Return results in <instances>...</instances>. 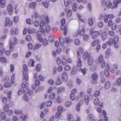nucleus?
Segmentation results:
<instances>
[{
	"label": "nucleus",
	"instance_id": "nucleus-1",
	"mask_svg": "<svg viewBox=\"0 0 121 121\" xmlns=\"http://www.w3.org/2000/svg\"><path fill=\"white\" fill-rule=\"evenodd\" d=\"M28 85V82L26 81L23 82L22 84V86L23 88L22 92L25 95L27 94L29 91Z\"/></svg>",
	"mask_w": 121,
	"mask_h": 121
},
{
	"label": "nucleus",
	"instance_id": "nucleus-2",
	"mask_svg": "<svg viewBox=\"0 0 121 121\" xmlns=\"http://www.w3.org/2000/svg\"><path fill=\"white\" fill-rule=\"evenodd\" d=\"M99 62L101 63V67L104 68L105 66V62L104 60L103 56L102 55H100L99 57Z\"/></svg>",
	"mask_w": 121,
	"mask_h": 121
},
{
	"label": "nucleus",
	"instance_id": "nucleus-3",
	"mask_svg": "<svg viewBox=\"0 0 121 121\" xmlns=\"http://www.w3.org/2000/svg\"><path fill=\"white\" fill-rule=\"evenodd\" d=\"M61 78L62 80L64 82H66L68 79V76L67 73L65 71L63 72L62 74Z\"/></svg>",
	"mask_w": 121,
	"mask_h": 121
},
{
	"label": "nucleus",
	"instance_id": "nucleus-4",
	"mask_svg": "<svg viewBox=\"0 0 121 121\" xmlns=\"http://www.w3.org/2000/svg\"><path fill=\"white\" fill-rule=\"evenodd\" d=\"M112 4V3H110V1L108 0L106 2H104L103 3V6L104 7L107 6L108 9L110 8Z\"/></svg>",
	"mask_w": 121,
	"mask_h": 121
},
{
	"label": "nucleus",
	"instance_id": "nucleus-5",
	"mask_svg": "<svg viewBox=\"0 0 121 121\" xmlns=\"http://www.w3.org/2000/svg\"><path fill=\"white\" fill-rule=\"evenodd\" d=\"M99 34V31H94L91 33V37L92 39H95L98 36Z\"/></svg>",
	"mask_w": 121,
	"mask_h": 121
},
{
	"label": "nucleus",
	"instance_id": "nucleus-6",
	"mask_svg": "<svg viewBox=\"0 0 121 121\" xmlns=\"http://www.w3.org/2000/svg\"><path fill=\"white\" fill-rule=\"evenodd\" d=\"M7 11L10 15H11L13 10V8L12 5L11 4L8 5L7 6Z\"/></svg>",
	"mask_w": 121,
	"mask_h": 121
},
{
	"label": "nucleus",
	"instance_id": "nucleus-7",
	"mask_svg": "<svg viewBox=\"0 0 121 121\" xmlns=\"http://www.w3.org/2000/svg\"><path fill=\"white\" fill-rule=\"evenodd\" d=\"M13 24V21L10 20L9 17H7L5 19V26H6L8 25L11 26Z\"/></svg>",
	"mask_w": 121,
	"mask_h": 121
},
{
	"label": "nucleus",
	"instance_id": "nucleus-8",
	"mask_svg": "<svg viewBox=\"0 0 121 121\" xmlns=\"http://www.w3.org/2000/svg\"><path fill=\"white\" fill-rule=\"evenodd\" d=\"M121 2V0H114L113 1L114 6H112V8L114 9L117 7V4L120 3Z\"/></svg>",
	"mask_w": 121,
	"mask_h": 121
},
{
	"label": "nucleus",
	"instance_id": "nucleus-9",
	"mask_svg": "<svg viewBox=\"0 0 121 121\" xmlns=\"http://www.w3.org/2000/svg\"><path fill=\"white\" fill-rule=\"evenodd\" d=\"M37 38L38 40L40 42H41L42 40V38L41 35L40 34V31L38 30L36 33Z\"/></svg>",
	"mask_w": 121,
	"mask_h": 121
},
{
	"label": "nucleus",
	"instance_id": "nucleus-10",
	"mask_svg": "<svg viewBox=\"0 0 121 121\" xmlns=\"http://www.w3.org/2000/svg\"><path fill=\"white\" fill-rule=\"evenodd\" d=\"M65 39L62 37H60V38L59 39L60 46L61 47H63L65 43Z\"/></svg>",
	"mask_w": 121,
	"mask_h": 121
},
{
	"label": "nucleus",
	"instance_id": "nucleus-11",
	"mask_svg": "<svg viewBox=\"0 0 121 121\" xmlns=\"http://www.w3.org/2000/svg\"><path fill=\"white\" fill-rule=\"evenodd\" d=\"M6 5L5 0H0V7L1 8H4Z\"/></svg>",
	"mask_w": 121,
	"mask_h": 121
},
{
	"label": "nucleus",
	"instance_id": "nucleus-12",
	"mask_svg": "<svg viewBox=\"0 0 121 121\" xmlns=\"http://www.w3.org/2000/svg\"><path fill=\"white\" fill-rule=\"evenodd\" d=\"M108 35L105 32L103 33L101 35L102 38L103 40H105L108 38Z\"/></svg>",
	"mask_w": 121,
	"mask_h": 121
},
{
	"label": "nucleus",
	"instance_id": "nucleus-13",
	"mask_svg": "<svg viewBox=\"0 0 121 121\" xmlns=\"http://www.w3.org/2000/svg\"><path fill=\"white\" fill-rule=\"evenodd\" d=\"M65 88L63 86H60L57 89V92L58 94H59L62 92L64 91Z\"/></svg>",
	"mask_w": 121,
	"mask_h": 121
},
{
	"label": "nucleus",
	"instance_id": "nucleus-14",
	"mask_svg": "<svg viewBox=\"0 0 121 121\" xmlns=\"http://www.w3.org/2000/svg\"><path fill=\"white\" fill-rule=\"evenodd\" d=\"M94 62L93 58L91 56H89L88 59V63L90 65H91Z\"/></svg>",
	"mask_w": 121,
	"mask_h": 121
},
{
	"label": "nucleus",
	"instance_id": "nucleus-15",
	"mask_svg": "<svg viewBox=\"0 0 121 121\" xmlns=\"http://www.w3.org/2000/svg\"><path fill=\"white\" fill-rule=\"evenodd\" d=\"M114 43L113 40L111 38H110L109 39L108 41L106 42L107 44L109 46H111Z\"/></svg>",
	"mask_w": 121,
	"mask_h": 121
},
{
	"label": "nucleus",
	"instance_id": "nucleus-16",
	"mask_svg": "<svg viewBox=\"0 0 121 121\" xmlns=\"http://www.w3.org/2000/svg\"><path fill=\"white\" fill-rule=\"evenodd\" d=\"M41 4L46 8H48L49 6V3L46 0H45L44 1L42 2H41Z\"/></svg>",
	"mask_w": 121,
	"mask_h": 121
},
{
	"label": "nucleus",
	"instance_id": "nucleus-17",
	"mask_svg": "<svg viewBox=\"0 0 121 121\" xmlns=\"http://www.w3.org/2000/svg\"><path fill=\"white\" fill-rule=\"evenodd\" d=\"M111 86L110 82L108 81H107L105 83L104 88L105 89H107L109 88Z\"/></svg>",
	"mask_w": 121,
	"mask_h": 121
},
{
	"label": "nucleus",
	"instance_id": "nucleus-18",
	"mask_svg": "<svg viewBox=\"0 0 121 121\" xmlns=\"http://www.w3.org/2000/svg\"><path fill=\"white\" fill-rule=\"evenodd\" d=\"M54 36L53 35H50L48 36V39L49 41L51 43H53L54 41Z\"/></svg>",
	"mask_w": 121,
	"mask_h": 121
},
{
	"label": "nucleus",
	"instance_id": "nucleus-19",
	"mask_svg": "<svg viewBox=\"0 0 121 121\" xmlns=\"http://www.w3.org/2000/svg\"><path fill=\"white\" fill-rule=\"evenodd\" d=\"M22 79L23 80L27 81L28 80V74L27 73L23 72Z\"/></svg>",
	"mask_w": 121,
	"mask_h": 121
},
{
	"label": "nucleus",
	"instance_id": "nucleus-20",
	"mask_svg": "<svg viewBox=\"0 0 121 121\" xmlns=\"http://www.w3.org/2000/svg\"><path fill=\"white\" fill-rule=\"evenodd\" d=\"M14 44L12 41H10L9 45V50L11 52H12L14 49Z\"/></svg>",
	"mask_w": 121,
	"mask_h": 121
},
{
	"label": "nucleus",
	"instance_id": "nucleus-21",
	"mask_svg": "<svg viewBox=\"0 0 121 121\" xmlns=\"http://www.w3.org/2000/svg\"><path fill=\"white\" fill-rule=\"evenodd\" d=\"M34 62L33 60L32 59H30L28 62V65L29 66H31L32 67H34Z\"/></svg>",
	"mask_w": 121,
	"mask_h": 121
},
{
	"label": "nucleus",
	"instance_id": "nucleus-22",
	"mask_svg": "<svg viewBox=\"0 0 121 121\" xmlns=\"http://www.w3.org/2000/svg\"><path fill=\"white\" fill-rule=\"evenodd\" d=\"M91 78L94 81L97 80L98 77V75L96 74H93L91 76Z\"/></svg>",
	"mask_w": 121,
	"mask_h": 121
},
{
	"label": "nucleus",
	"instance_id": "nucleus-23",
	"mask_svg": "<svg viewBox=\"0 0 121 121\" xmlns=\"http://www.w3.org/2000/svg\"><path fill=\"white\" fill-rule=\"evenodd\" d=\"M99 41V40L98 39H95L92 43V46L95 47L96 46L98 43Z\"/></svg>",
	"mask_w": 121,
	"mask_h": 121
},
{
	"label": "nucleus",
	"instance_id": "nucleus-24",
	"mask_svg": "<svg viewBox=\"0 0 121 121\" xmlns=\"http://www.w3.org/2000/svg\"><path fill=\"white\" fill-rule=\"evenodd\" d=\"M61 81L60 80V77L59 76H58L57 78L56 84L57 85H59L61 84Z\"/></svg>",
	"mask_w": 121,
	"mask_h": 121
},
{
	"label": "nucleus",
	"instance_id": "nucleus-25",
	"mask_svg": "<svg viewBox=\"0 0 121 121\" xmlns=\"http://www.w3.org/2000/svg\"><path fill=\"white\" fill-rule=\"evenodd\" d=\"M89 99L88 96L86 95L84 97V101L85 104L87 105L88 104V102L89 101Z\"/></svg>",
	"mask_w": 121,
	"mask_h": 121
},
{
	"label": "nucleus",
	"instance_id": "nucleus-26",
	"mask_svg": "<svg viewBox=\"0 0 121 121\" xmlns=\"http://www.w3.org/2000/svg\"><path fill=\"white\" fill-rule=\"evenodd\" d=\"M37 3L36 2H31L30 4L29 7L30 8H34L36 6Z\"/></svg>",
	"mask_w": 121,
	"mask_h": 121
},
{
	"label": "nucleus",
	"instance_id": "nucleus-27",
	"mask_svg": "<svg viewBox=\"0 0 121 121\" xmlns=\"http://www.w3.org/2000/svg\"><path fill=\"white\" fill-rule=\"evenodd\" d=\"M67 117L68 121H72L74 119L73 117L71 114H68Z\"/></svg>",
	"mask_w": 121,
	"mask_h": 121
},
{
	"label": "nucleus",
	"instance_id": "nucleus-28",
	"mask_svg": "<svg viewBox=\"0 0 121 121\" xmlns=\"http://www.w3.org/2000/svg\"><path fill=\"white\" fill-rule=\"evenodd\" d=\"M55 94L54 93H51L49 96V98L50 99H54L55 97Z\"/></svg>",
	"mask_w": 121,
	"mask_h": 121
},
{
	"label": "nucleus",
	"instance_id": "nucleus-29",
	"mask_svg": "<svg viewBox=\"0 0 121 121\" xmlns=\"http://www.w3.org/2000/svg\"><path fill=\"white\" fill-rule=\"evenodd\" d=\"M9 106L8 104H5L4 106V112L7 111L9 110Z\"/></svg>",
	"mask_w": 121,
	"mask_h": 121
},
{
	"label": "nucleus",
	"instance_id": "nucleus-30",
	"mask_svg": "<svg viewBox=\"0 0 121 121\" xmlns=\"http://www.w3.org/2000/svg\"><path fill=\"white\" fill-rule=\"evenodd\" d=\"M64 4L65 6H67L69 4H72V3L70 0H64Z\"/></svg>",
	"mask_w": 121,
	"mask_h": 121
},
{
	"label": "nucleus",
	"instance_id": "nucleus-31",
	"mask_svg": "<svg viewBox=\"0 0 121 121\" xmlns=\"http://www.w3.org/2000/svg\"><path fill=\"white\" fill-rule=\"evenodd\" d=\"M89 55L88 54V52H85L83 54L82 56L83 59L86 60V58L88 57H89Z\"/></svg>",
	"mask_w": 121,
	"mask_h": 121
},
{
	"label": "nucleus",
	"instance_id": "nucleus-32",
	"mask_svg": "<svg viewBox=\"0 0 121 121\" xmlns=\"http://www.w3.org/2000/svg\"><path fill=\"white\" fill-rule=\"evenodd\" d=\"M72 10H69L67 12V17L68 18L70 17L72 15Z\"/></svg>",
	"mask_w": 121,
	"mask_h": 121
},
{
	"label": "nucleus",
	"instance_id": "nucleus-33",
	"mask_svg": "<svg viewBox=\"0 0 121 121\" xmlns=\"http://www.w3.org/2000/svg\"><path fill=\"white\" fill-rule=\"evenodd\" d=\"M50 26L49 25H47L45 26V30L47 33L49 32L51 30Z\"/></svg>",
	"mask_w": 121,
	"mask_h": 121
},
{
	"label": "nucleus",
	"instance_id": "nucleus-34",
	"mask_svg": "<svg viewBox=\"0 0 121 121\" xmlns=\"http://www.w3.org/2000/svg\"><path fill=\"white\" fill-rule=\"evenodd\" d=\"M121 84V77L118 78L116 81V84L118 86H120Z\"/></svg>",
	"mask_w": 121,
	"mask_h": 121
},
{
	"label": "nucleus",
	"instance_id": "nucleus-35",
	"mask_svg": "<svg viewBox=\"0 0 121 121\" xmlns=\"http://www.w3.org/2000/svg\"><path fill=\"white\" fill-rule=\"evenodd\" d=\"M44 89V88L42 86H40L38 87L35 90V92H38L40 91H42Z\"/></svg>",
	"mask_w": 121,
	"mask_h": 121
},
{
	"label": "nucleus",
	"instance_id": "nucleus-36",
	"mask_svg": "<svg viewBox=\"0 0 121 121\" xmlns=\"http://www.w3.org/2000/svg\"><path fill=\"white\" fill-rule=\"evenodd\" d=\"M43 44L45 47L48 44V41L46 39H44L43 41Z\"/></svg>",
	"mask_w": 121,
	"mask_h": 121
},
{
	"label": "nucleus",
	"instance_id": "nucleus-37",
	"mask_svg": "<svg viewBox=\"0 0 121 121\" xmlns=\"http://www.w3.org/2000/svg\"><path fill=\"white\" fill-rule=\"evenodd\" d=\"M64 110V109L61 106H59L57 108V111L62 113V111Z\"/></svg>",
	"mask_w": 121,
	"mask_h": 121
},
{
	"label": "nucleus",
	"instance_id": "nucleus-38",
	"mask_svg": "<svg viewBox=\"0 0 121 121\" xmlns=\"http://www.w3.org/2000/svg\"><path fill=\"white\" fill-rule=\"evenodd\" d=\"M23 68L24 71L23 72H24L25 73H25H27L28 71V69L27 65L25 64L23 65Z\"/></svg>",
	"mask_w": 121,
	"mask_h": 121
},
{
	"label": "nucleus",
	"instance_id": "nucleus-39",
	"mask_svg": "<svg viewBox=\"0 0 121 121\" xmlns=\"http://www.w3.org/2000/svg\"><path fill=\"white\" fill-rule=\"evenodd\" d=\"M72 103L70 101H68L66 102L65 104V106L67 107H69L71 106Z\"/></svg>",
	"mask_w": 121,
	"mask_h": 121
},
{
	"label": "nucleus",
	"instance_id": "nucleus-40",
	"mask_svg": "<svg viewBox=\"0 0 121 121\" xmlns=\"http://www.w3.org/2000/svg\"><path fill=\"white\" fill-rule=\"evenodd\" d=\"M64 69L65 70L68 71L70 69L71 67L69 65H67L65 66Z\"/></svg>",
	"mask_w": 121,
	"mask_h": 121
},
{
	"label": "nucleus",
	"instance_id": "nucleus-41",
	"mask_svg": "<svg viewBox=\"0 0 121 121\" xmlns=\"http://www.w3.org/2000/svg\"><path fill=\"white\" fill-rule=\"evenodd\" d=\"M117 24L116 23H114L112 24L111 26V29L112 30H114L116 29Z\"/></svg>",
	"mask_w": 121,
	"mask_h": 121
},
{
	"label": "nucleus",
	"instance_id": "nucleus-42",
	"mask_svg": "<svg viewBox=\"0 0 121 121\" xmlns=\"http://www.w3.org/2000/svg\"><path fill=\"white\" fill-rule=\"evenodd\" d=\"M104 73L106 76L107 78H108L109 76V72L107 69H105Z\"/></svg>",
	"mask_w": 121,
	"mask_h": 121
},
{
	"label": "nucleus",
	"instance_id": "nucleus-43",
	"mask_svg": "<svg viewBox=\"0 0 121 121\" xmlns=\"http://www.w3.org/2000/svg\"><path fill=\"white\" fill-rule=\"evenodd\" d=\"M9 79V78L8 76H6L3 78L2 82H7Z\"/></svg>",
	"mask_w": 121,
	"mask_h": 121
},
{
	"label": "nucleus",
	"instance_id": "nucleus-44",
	"mask_svg": "<svg viewBox=\"0 0 121 121\" xmlns=\"http://www.w3.org/2000/svg\"><path fill=\"white\" fill-rule=\"evenodd\" d=\"M65 39L67 43H70L72 41V40L70 38H65Z\"/></svg>",
	"mask_w": 121,
	"mask_h": 121
},
{
	"label": "nucleus",
	"instance_id": "nucleus-45",
	"mask_svg": "<svg viewBox=\"0 0 121 121\" xmlns=\"http://www.w3.org/2000/svg\"><path fill=\"white\" fill-rule=\"evenodd\" d=\"M77 73V70L74 67H73L71 70V73L73 75Z\"/></svg>",
	"mask_w": 121,
	"mask_h": 121
},
{
	"label": "nucleus",
	"instance_id": "nucleus-46",
	"mask_svg": "<svg viewBox=\"0 0 121 121\" xmlns=\"http://www.w3.org/2000/svg\"><path fill=\"white\" fill-rule=\"evenodd\" d=\"M78 60L77 61V67H80L82 65L81 64L82 63V61L80 59H78Z\"/></svg>",
	"mask_w": 121,
	"mask_h": 121
},
{
	"label": "nucleus",
	"instance_id": "nucleus-47",
	"mask_svg": "<svg viewBox=\"0 0 121 121\" xmlns=\"http://www.w3.org/2000/svg\"><path fill=\"white\" fill-rule=\"evenodd\" d=\"M6 117V115L4 112H2L1 113L0 117L2 119L4 120Z\"/></svg>",
	"mask_w": 121,
	"mask_h": 121
},
{
	"label": "nucleus",
	"instance_id": "nucleus-48",
	"mask_svg": "<svg viewBox=\"0 0 121 121\" xmlns=\"http://www.w3.org/2000/svg\"><path fill=\"white\" fill-rule=\"evenodd\" d=\"M46 23L44 20L41 21L39 25L40 27H42L45 25Z\"/></svg>",
	"mask_w": 121,
	"mask_h": 121
},
{
	"label": "nucleus",
	"instance_id": "nucleus-49",
	"mask_svg": "<svg viewBox=\"0 0 121 121\" xmlns=\"http://www.w3.org/2000/svg\"><path fill=\"white\" fill-rule=\"evenodd\" d=\"M41 46V43H39L36 45L33 48V49L35 50L37 49L40 48Z\"/></svg>",
	"mask_w": 121,
	"mask_h": 121
},
{
	"label": "nucleus",
	"instance_id": "nucleus-50",
	"mask_svg": "<svg viewBox=\"0 0 121 121\" xmlns=\"http://www.w3.org/2000/svg\"><path fill=\"white\" fill-rule=\"evenodd\" d=\"M96 68V65H93L91 66L90 68V69L92 71L94 72Z\"/></svg>",
	"mask_w": 121,
	"mask_h": 121
},
{
	"label": "nucleus",
	"instance_id": "nucleus-51",
	"mask_svg": "<svg viewBox=\"0 0 121 121\" xmlns=\"http://www.w3.org/2000/svg\"><path fill=\"white\" fill-rule=\"evenodd\" d=\"M22 112V111L20 109H16L14 111V113L17 115L20 114Z\"/></svg>",
	"mask_w": 121,
	"mask_h": 121
},
{
	"label": "nucleus",
	"instance_id": "nucleus-52",
	"mask_svg": "<svg viewBox=\"0 0 121 121\" xmlns=\"http://www.w3.org/2000/svg\"><path fill=\"white\" fill-rule=\"evenodd\" d=\"M88 23L89 25L91 26L93 24V21L92 19L91 18H90L88 19Z\"/></svg>",
	"mask_w": 121,
	"mask_h": 121
},
{
	"label": "nucleus",
	"instance_id": "nucleus-53",
	"mask_svg": "<svg viewBox=\"0 0 121 121\" xmlns=\"http://www.w3.org/2000/svg\"><path fill=\"white\" fill-rule=\"evenodd\" d=\"M94 104L96 105H98L99 103V99L97 98H96L94 100Z\"/></svg>",
	"mask_w": 121,
	"mask_h": 121
},
{
	"label": "nucleus",
	"instance_id": "nucleus-54",
	"mask_svg": "<svg viewBox=\"0 0 121 121\" xmlns=\"http://www.w3.org/2000/svg\"><path fill=\"white\" fill-rule=\"evenodd\" d=\"M75 44L76 45H78L80 43V40L78 39H76L74 41Z\"/></svg>",
	"mask_w": 121,
	"mask_h": 121
},
{
	"label": "nucleus",
	"instance_id": "nucleus-55",
	"mask_svg": "<svg viewBox=\"0 0 121 121\" xmlns=\"http://www.w3.org/2000/svg\"><path fill=\"white\" fill-rule=\"evenodd\" d=\"M2 101L3 103L5 104L8 101L7 98L5 97H3L2 99Z\"/></svg>",
	"mask_w": 121,
	"mask_h": 121
},
{
	"label": "nucleus",
	"instance_id": "nucleus-56",
	"mask_svg": "<svg viewBox=\"0 0 121 121\" xmlns=\"http://www.w3.org/2000/svg\"><path fill=\"white\" fill-rule=\"evenodd\" d=\"M100 95V92L99 91H95L94 93V95L96 97H98Z\"/></svg>",
	"mask_w": 121,
	"mask_h": 121
},
{
	"label": "nucleus",
	"instance_id": "nucleus-57",
	"mask_svg": "<svg viewBox=\"0 0 121 121\" xmlns=\"http://www.w3.org/2000/svg\"><path fill=\"white\" fill-rule=\"evenodd\" d=\"M26 40L28 41H30L31 39V36L30 35H28L26 36Z\"/></svg>",
	"mask_w": 121,
	"mask_h": 121
},
{
	"label": "nucleus",
	"instance_id": "nucleus-58",
	"mask_svg": "<svg viewBox=\"0 0 121 121\" xmlns=\"http://www.w3.org/2000/svg\"><path fill=\"white\" fill-rule=\"evenodd\" d=\"M41 65L39 64H37L36 66V69L38 71H39L41 69Z\"/></svg>",
	"mask_w": 121,
	"mask_h": 121
},
{
	"label": "nucleus",
	"instance_id": "nucleus-59",
	"mask_svg": "<svg viewBox=\"0 0 121 121\" xmlns=\"http://www.w3.org/2000/svg\"><path fill=\"white\" fill-rule=\"evenodd\" d=\"M12 121H17L18 120V118L16 116L13 115L12 117Z\"/></svg>",
	"mask_w": 121,
	"mask_h": 121
},
{
	"label": "nucleus",
	"instance_id": "nucleus-60",
	"mask_svg": "<svg viewBox=\"0 0 121 121\" xmlns=\"http://www.w3.org/2000/svg\"><path fill=\"white\" fill-rule=\"evenodd\" d=\"M104 26V24L102 22H100L98 23V26L99 28H102Z\"/></svg>",
	"mask_w": 121,
	"mask_h": 121
},
{
	"label": "nucleus",
	"instance_id": "nucleus-61",
	"mask_svg": "<svg viewBox=\"0 0 121 121\" xmlns=\"http://www.w3.org/2000/svg\"><path fill=\"white\" fill-rule=\"evenodd\" d=\"M67 61L65 58H63L62 60V64L63 65H65Z\"/></svg>",
	"mask_w": 121,
	"mask_h": 121
},
{
	"label": "nucleus",
	"instance_id": "nucleus-62",
	"mask_svg": "<svg viewBox=\"0 0 121 121\" xmlns=\"http://www.w3.org/2000/svg\"><path fill=\"white\" fill-rule=\"evenodd\" d=\"M114 42L118 43L119 41V39L118 36H114Z\"/></svg>",
	"mask_w": 121,
	"mask_h": 121
},
{
	"label": "nucleus",
	"instance_id": "nucleus-63",
	"mask_svg": "<svg viewBox=\"0 0 121 121\" xmlns=\"http://www.w3.org/2000/svg\"><path fill=\"white\" fill-rule=\"evenodd\" d=\"M11 85V84L10 83L7 82L4 84V86L5 87L8 88L10 87Z\"/></svg>",
	"mask_w": 121,
	"mask_h": 121
},
{
	"label": "nucleus",
	"instance_id": "nucleus-64",
	"mask_svg": "<svg viewBox=\"0 0 121 121\" xmlns=\"http://www.w3.org/2000/svg\"><path fill=\"white\" fill-rule=\"evenodd\" d=\"M48 82L49 84L51 85H53L54 83V81L52 79L49 80L48 81Z\"/></svg>",
	"mask_w": 121,
	"mask_h": 121
}]
</instances>
